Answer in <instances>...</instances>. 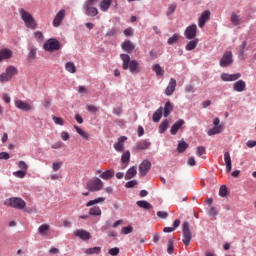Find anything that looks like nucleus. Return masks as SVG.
I'll list each match as a JSON object with an SVG mask.
<instances>
[{
  "label": "nucleus",
  "mask_w": 256,
  "mask_h": 256,
  "mask_svg": "<svg viewBox=\"0 0 256 256\" xmlns=\"http://www.w3.org/2000/svg\"><path fill=\"white\" fill-rule=\"evenodd\" d=\"M120 58L123 61L122 69H124V71H127V69H129L130 73H139V71H141L139 62H137V60H131V56L128 54H121Z\"/></svg>",
  "instance_id": "nucleus-1"
},
{
  "label": "nucleus",
  "mask_w": 256,
  "mask_h": 256,
  "mask_svg": "<svg viewBox=\"0 0 256 256\" xmlns=\"http://www.w3.org/2000/svg\"><path fill=\"white\" fill-rule=\"evenodd\" d=\"M19 13L21 15V19L24 21L28 29H37V22L35 21V18H33V15H31V13L27 12L23 8L19 10Z\"/></svg>",
  "instance_id": "nucleus-2"
},
{
  "label": "nucleus",
  "mask_w": 256,
  "mask_h": 256,
  "mask_svg": "<svg viewBox=\"0 0 256 256\" xmlns=\"http://www.w3.org/2000/svg\"><path fill=\"white\" fill-rule=\"evenodd\" d=\"M19 70L13 66L10 65L6 68V71L0 74V83H7L13 79L15 75H18Z\"/></svg>",
  "instance_id": "nucleus-3"
},
{
  "label": "nucleus",
  "mask_w": 256,
  "mask_h": 256,
  "mask_svg": "<svg viewBox=\"0 0 256 256\" xmlns=\"http://www.w3.org/2000/svg\"><path fill=\"white\" fill-rule=\"evenodd\" d=\"M86 189L91 191V193L101 191L103 189V181L99 178H93L87 182Z\"/></svg>",
  "instance_id": "nucleus-4"
},
{
  "label": "nucleus",
  "mask_w": 256,
  "mask_h": 256,
  "mask_svg": "<svg viewBox=\"0 0 256 256\" xmlns=\"http://www.w3.org/2000/svg\"><path fill=\"white\" fill-rule=\"evenodd\" d=\"M43 49L53 53V51H59L61 49V43L55 38H50L44 43Z\"/></svg>",
  "instance_id": "nucleus-5"
},
{
  "label": "nucleus",
  "mask_w": 256,
  "mask_h": 256,
  "mask_svg": "<svg viewBox=\"0 0 256 256\" xmlns=\"http://www.w3.org/2000/svg\"><path fill=\"white\" fill-rule=\"evenodd\" d=\"M4 205H9V207H13L14 209H23L26 207L27 203H25V200L15 197V198H10L8 199Z\"/></svg>",
  "instance_id": "nucleus-6"
},
{
  "label": "nucleus",
  "mask_w": 256,
  "mask_h": 256,
  "mask_svg": "<svg viewBox=\"0 0 256 256\" xmlns=\"http://www.w3.org/2000/svg\"><path fill=\"white\" fill-rule=\"evenodd\" d=\"M183 243L188 246L191 243L192 235L191 229L189 228V222H184L182 225Z\"/></svg>",
  "instance_id": "nucleus-7"
},
{
  "label": "nucleus",
  "mask_w": 256,
  "mask_h": 256,
  "mask_svg": "<svg viewBox=\"0 0 256 256\" xmlns=\"http://www.w3.org/2000/svg\"><path fill=\"white\" fill-rule=\"evenodd\" d=\"M219 65L220 67H229V65H233V52H224L222 58L220 59Z\"/></svg>",
  "instance_id": "nucleus-8"
},
{
  "label": "nucleus",
  "mask_w": 256,
  "mask_h": 256,
  "mask_svg": "<svg viewBox=\"0 0 256 256\" xmlns=\"http://www.w3.org/2000/svg\"><path fill=\"white\" fill-rule=\"evenodd\" d=\"M186 39H195L197 37V25L192 24L188 26L184 32Z\"/></svg>",
  "instance_id": "nucleus-9"
},
{
  "label": "nucleus",
  "mask_w": 256,
  "mask_h": 256,
  "mask_svg": "<svg viewBox=\"0 0 256 256\" xmlns=\"http://www.w3.org/2000/svg\"><path fill=\"white\" fill-rule=\"evenodd\" d=\"M127 141L126 136H121L118 141L114 143L113 147L117 153H123L125 151V142Z\"/></svg>",
  "instance_id": "nucleus-10"
},
{
  "label": "nucleus",
  "mask_w": 256,
  "mask_h": 256,
  "mask_svg": "<svg viewBox=\"0 0 256 256\" xmlns=\"http://www.w3.org/2000/svg\"><path fill=\"white\" fill-rule=\"evenodd\" d=\"M74 237L82 239V241H89L91 239V233L83 229H76L73 232Z\"/></svg>",
  "instance_id": "nucleus-11"
},
{
  "label": "nucleus",
  "mask_w": 256,
  "mask_h": 256,
  "mask_svg": "<svg viewBox=\"0 0 256 256\" xmlns=\"http://www.w3.org/2000/svg\"><path fill=\"white\" fill-rule=\"evenodd\" d=\"M151 169V162L149 160H144L140 165H139V173L141 177H145L147 173H149V170Z\"/></svg>",
  "instance_id": "nucleus-12"
},
{
  "label": "nucleus",
  "mask_w": 256,
  "mask_h": 256,
  "mask_svg": "<svg viewBox=\"0 0 256 256\" xmlns=\"http://www.w3.org/2000/svg\"><path fill=\"white\" fill-rule=\"evenodd\" d=\"M176 87H177V80H175L174 78H171L168 86L165 89V95H167V97H171V95L175 93Z\"/></svg>",
  "instance_id": "nucleus-13"
},
{
  "label": "nucleus",
  "mask_w": 256,
  "mask_h": 256,
  "mask_svg": "<svg viewBox=\"0 0 256 256\" xmlns=\"http://www.w3.org/2000/svg\"><path fill=\"white\" fill-rule=\"evenodd\" d=\"M210 17H211V12L209 10H206L201 14L198 20V26L200 27V29H203V27H205V23L209 21Z\"/></svg>",
  "instance_id": "nucleus-14"
},
{
  "label": "nucleus",
  "mask_w": 256,
  "mask_h": 256,
  "mask_svg": "<svg viewBox=\"0 0 256 256\" xmlns=\"http://www.w3.org/2000/svg\"><path fill=\"white\" fill-rule=\"evenodd\" d=\"M65 19V9H61L55 16L53 20V27H59L63 20Z\"/></svg>",
  "instance_id": "nucleus-15"
},
{
  "label": "nucleus",
  "mask_w": 256,
  "mask_h": 256,
  "mask_svg": "<svg viewBox=\"0 0 256 256\" xmlns=\"http://www.w3.org/2000/svg\"><path fill=\"white\" fill-rule=\"evenodd\" d=\"M15 107H17V109H20L21 111H31V109H33V107H31V104L24 102L23 100H16L14 102Z\"/></svg>",
  "instance_id": "nucleus-16"
},
{
  "label": "nucleus",
  "mask_w": 256,
  "mask_h": 256,
  "mask_svg": "<svg viewBox=\"0 0 256 256\" xmlns=\"http://www.w3.org/2000/svg\"><path fill=\"white\" fill-rule=\"evenodd\" d=\"M122 50L125 51L126 53H133L135 51V44L131 42L130 40H125L121 44Z\"/></svg>",
  "instance_id": "nucleus-17"
},
{
  "label": "nucleus",
  "mask_w": 256,
  "mask_h": 256,
  "mask_svg": "<svg viewBox=\"0 0 256 256\" xmlns=\"http://www.w3.org/2000/svg\"><path fill=\"white\" fill-rule=\"evenodd\" d=\"M151 147V142L149 140H141L135 146L136 151H145Z\"/></svg>",
  "instance_id": "nucleus-18"
},
{
  "label": "nucleus",
  "mask_w": 256,
  "mask_h": 256,
  "mask_svg": "<svg viewBox=\"0 0 256 256\" xmlns=\"http://www.w3.org/2000/svg\"><path fill=\"white\" fill-rule=\"evenodd\" d=\"M183 125H185V120L179 119L178 121H176L171 127V130H170L171 135H175L179 131V129L183 127Z\"/></svg>",
  "instance_id": "nucleus-19"
},
{
  "label": "nucleus",
  "mask_w": 256,
  "mask_h": 256,
  "mask_svg": "<svg viewBox=\"0 0 256 256\" xmlns=\"http://www.w3.org/2000/svg\"><path fill=\"white\" fill-rule=\"evenodd\" d=\"M246 87L247 84L243 80H238L236 83L233 84V89L234 91H237V93H243Z\"/></svg>",
  "instance_id": "nucleus-20"
},
{
  "label": "nucleus",
  "mask_w": 256,
  "mask_h": 256,
  "mask_svg": "<svg viewBox=\"0 0 256 256\" xmlns=\"http://www.w3.org/2000/svg\"><path fill=\"white\" fill-rule=\"evenodd\" d=\"M241 78V75L239 73L237 74H227L223 73L221 75L222 81H237V79Z\"/></svg>",
  "instance_id": "nucleus-21"
},
{
  "label": "nucleus",
  "mask_w": 256,
  "mask_h": 256,
  "mask_svg": "<svg viewBox=\"0 0 256 256\" xmlns=\"http://www.w3.org/2000/svg\"><path fill=\"white\" fill-rule=\"evenodd\" d=\"M11 57H13V51L6 48L0 50V63L1 61H5V59H11Z\"/></svg>",
  "instance_id": "nucleus-22"
},
{
  "label": "nucleus",
  "mask_w": 256,
  "mask_h": 256,
  "mask_svg": "<svg viewBox=\"0 0 256 256\" xmlns=\"http://www.w3.org/2000/svg\"><path fill=\"white\" fill-rule=\"evenodd\" d=\"M84 9H85L86 15H88V17H97V15H99V10H97L96 7L85 5Z\"/></svg>",
  "instance_id": "nucleus-23"
},
{
  "label": "nucleus",
  "mask_w": 256,
  "mask_h": 256,
  "mask_svg": "<svg viewBox=\"0 0 256 256\" xmlns=\"http://www.w3.org/2000/svg\"><path fill=\"white\" fill-rule=\"evenodd\" d=\"M129 161H131V152L129 150L123 152L121 156V163L124 165L123 169L129 165Z\"/></svg>",
  "instance_id": "nucleus-24"
},
{
  "label": "nucleus",
  "mask_w": 256,
  "mask_h": 256,
  "mask_svg": "<svg viewBox=\"0 0 256 256\" xmlns=\"http://www.w3.org/2000/svg\"><path fill=\"white\" fill-rule=\"evenodd\" d=\"M224 161L226 165V173H231L232 164H231V154L229 152L224 153Z\"/></svg>",
  "instance_id": "nucleus-25"
},
{
  "label": "nucleus",
  "mask_w": 256,
  "mask_h": 256,
  "mask_svg": "<svg viewBox=\"0 0 256 256\" xmlns=\"http://www.w3.org/2000/svg\"><path fill=\"white\" fill-rule=\"evenodd\" d=\"M112 3L113 0H102L100 2V10L103 11V13H106V11H109Z\"/></svg>",
  "instance_id": "nucleus-26"
},
{
  "label": "nucleus",
  "mask_w": 256,
  "mask_h": 256,
  "mask_svg": "<svg viewBox=\"0 0 256 256\" xmlns=\"http://www.w3.org/2000/svg\"><path fill=\"white\" fill-rule=\"evenodd\" d=\"M113 177H115L114 170H106L100 174V178L104 179L105 181H109V179H113Z\"/></svg>",
  "instance_id": "nucleus-27"
},
{
  "label": "nucleus",
  "mask_w": 256,
  "mask_h": 256,
  "mask_svg": "<svg viewBox=\"0 0 256 256\" xmlns=\"http://www.w3.org/2000/svg\"><path fill=\"white\" fill-rule=\"evenodd\" d=\"M135 175H137V167L132 166L130 169L127 170V172L125 174V180L129 181V179H133V177H135Z\"/></svg>",
  "instance_id": "nucleus-28"
},
{
  "label": "nucleus",
  "mask_w": 256,
  "mask_h": 256,
  "mask_svg": "<svg viewBox=\"0 0 256 256\" xmlns=\"http://www.w3.org/2000/svg\"><path fill=\"white\" fill-rule=\"evenodd\" d=\"M49 229H51V226L49 224L40 225L38 228L39 235L46 237V235L49 234Z\"/></svg>",
  "instance_id": "nucleus-29"
},
{
  "label": "nucleus",
  "mask_w": 256,
  "mask_h": 256,
  "mask_svg": "<svg viewBox=\"0 0 256 256\" xmlns=\"http://www.w3.org/2000/svg\"><path fill=\"white\" fill-rule=\"evenodd\" d=\"M163 117V107H160L156 112L153 114V122L159 123L161 121V118Z\"/></svg>",
  "instance_id": "nucleus-30"
},
{
  "label": "nucleus",
  "mask_w": 256,
  "mask_h": 256,
  "mask_svg": "<svg viewBox=\"0 0 256 256\" xmlns=\"http://www.w3.org/2000/svg\"><path fill=\"white\" fill-rule=\"evenodd\" d=\"M74 129L77 131V133L80 135L82 139H85L86 141H89V134L85 132L81 127L75 125Z\"/></svg>",
  "instance_id": "nucleus-31"
},
{
  "label": "nucleus",
  "mask_w": 256,
  "mask_h": 256,
  "mask_svg": "<svg viewBox=\"0 0 256 256\" xmlns=\"http://www.w3.org/2000/svg\"><path fill=\"white\" fill-rule=\"evenodd\" d=\"M89 215H92L93 217H99L101 216V208L99 206H93L89 209Z\"/></svg>",
  "instance_id": "nucleus-32"
},
{
  "label": "nucleus",
  "mask_w": 256,
  "mask_h": 256,
  "mask_svg": "<svg viewBox=\"0 0 256 256\" xmlns=\"http://www.w3.org/2000/svg\"><path fill=\"white\" fill-rule=\"evenodd\" d=\"M152 70L156 74V77H161L165 73V71H163V68H161V65L159 64H153Z\"/></svg>",
  "instance_id": "nucleus-33"
},
{
  "label": "nucleus",
  "mask_w": 256,
  "mask_h": 256,
  "mask_svg": "<svg viewBox=\"0 0 256 256\" xmlns=\"http://www.w3.org/2000/svg\"><path fill=\"white\" fill-rule=\"evenodd\" d=\"M86 255H99L101 253V247L96 246L85 250Z\"/></svg>",
  "instance_id": "nucleus-34"
},
{
  "label": "nucleus",
  "mask_w": 256,
  "mask_h": 256,
  "mask_svg": "<svg viewBox=\"0 0 256 256\" xmlns=\"http://www.w3.org/2000/svg\"><path fill=\"white\" fill-rule=\"evenodd\" d=\"M198 43H199V39H194L189 41L185 47L186 51H193V49L197 47Z\"/></svg>",
  "instance_id": "nucleus-35"
},
{
  "label": "nucleus",
  "mask_w": 256,
  "mask_h": 256,
  "mask_svg": "<svg viewBox=\"0 0 256 256\" xmlns=\"http://www.w3.org/2000/svg\"><path fill=\"white\" fill-rule=\"evenodd\" d=\"M223 131V126H214L212 129L208 130V135L211 137V135H219Z\"/></svg>",
  "instance_id": "nucleus-36"
},
{
  "label": "nucleus",
  "mask_w": 256,
  "mask_h": 256,
  "mask_svg": "<svg viewBox=\"0 0 256 256\" xmlns=\"http://www.w3.org/2000/svg\"><path fill=\"white\" fill-rule=\"evenodd\" d=\"M105 202V198L104 197H99V198H96L94 200H90L87 202L86 204V207H93V205H97L99 203H103Z\"/></svg>",
  "instance_id": "nucleus-37"
},
{
  "label": "nucleus",
  "mask_w": 256,
  "mask_h": 256,
  "mask_svg": "<svg viewBox=\"0 0 256 256\" xmlns=\"http://www.w3.org/2000/svg\"><path fill=\"white\" fill-rule=\"evenodd\" d=\"M136 205H138V207H141V209H146L149 210L151 209V203L145 201V200H139L136 202Z\"/></svg>",
  "instance_id": "nucleus-38"
},
{
  "label": "nucleus",
  "mask_w": 256,
  "mask_h": 256,
  "mask_svg": "<svg viewBox=\"0 0 256 256\" xmlns=\"http://www.w3.org/2000/svg\"><path fill=\"white\" fill-rule=\"evenodd\" d=\"M171 111H173V104H171V102L168 101L164 106V117L171 115Z\"/></svg>",
  "instance_id": "nucleus-39"
},
{
  "label": "nucleus",
  "mask_w": 256,
  "mask_h": 256,
  "mask_svg": "<svg viewBox=\"0 0 256 256\" xmlns=\"http://www.w3.org/2000/svg\"><path fill=\"white\" fill-rule=\"evenodd\" d=\"M230 21H231L232 25H235V27H237V25H239V23H241V17L235 13H232Z\"/></svg>",
  "instance_id": "nucleus-40"
},
{
  "label": "nucleus",
  "mask_w": 256,
  "mask_h": 256,
  "mask_svg": "<svg viewBox=\"0 0 256 256\" xmlns=\"http://www.w3.org/2000/svg\"><path fill=\"white\" fill-rule=\"evenodd\" d=\"M66 71L68 73H77V68L75 67V64L73 62H67L65 65Z\"/></svg>",
  "instance_id": "nucleus-41"
},
{
  "label": "nucleus",
  "mask_w": 256,
  "mask_h": 256,
  "mask_svg": "<svg viewBox=\"0 0 256 256\" xmlns=\"http://www.w3.org/2000/svg\"><path fill=\"white\" fill-rule=\"evenodd\" d=\"M188 147H189V144H187V142H185V141H180V142L178 143V147H177L178 153H183L184 151L187 150Z\"/></svg>",
  "instance_id": "nucleus-42"
},
{
  "label": "nucleus",
  "mask_w": 256,
  "mask_h": 256,
  "mask_svg": "<svg viewBox=\"0 0 256 256\" xmlns=\"http://www.w3.org/2000/svg\"><path fill=\"white\" fill-rule=\"evenodd\" d=\"M167 127H169V121L168 120L162 121L159 126V133H165V131H167Z\"/></svg>",
  "instance_id": "nucleus-43"
},
{
  "label": "nucleus",
  "mask_w": 256,
  "mask_h": 256,
  "mask_svg": "<svg viewBox=\"0 0 256 256\" xmlns=\"http://www.w3.org/2000/svg\"><path fill=\"white\" fill-rule=\"evenodd\" d=\"M34 37L38 43H42V41L45 39V36L43 35V32L41 31H36L34 32Z\"/></svg>",
  "instance_id": "nucleus-44"
},
{
  "label": "nucleus",
  "mask_w": 256,
  "mask_h": 256,
  "mask_svg": "<svg viewBox=\"0 0 256 256\" xmlns=\"http://www.w3.org/2000/svg\"><path fill=\"white\" fill-rule=\"evenodd\" d=\"M245 47H247V41L242 42V44L240 45L238 57L243 58V56L245 55Z\"/></svg>",
  "instance_id": "nucleus-45"
},
{
  "label": "nucleus",
  "mask_w": 256,
  "mask_h": 256,
  "mask_svg": "<svg viewBox=\"0 0 256 256\" xmlns=\"http://www.w3.org/2000/svg\"><path fill=\"white\" fill-rule=\"evenodd\" d=\"M29 54H28V59H35V57H37V49L35 47H30L29 48Z\"/></svg>",
  "instance_id": "nucleus-46"
},
{
  "label": "nucleus",
  "mask_w": 256,
  "mask_h": 256,
  "mask_svg": "<svg viewBox=\"0 0 256 256\" xmlns=\"http://www.w3.org/2000/svg\"><path fill=\"white\" fill-rule=\"evenodd\" d=\"M52 119L56 125H60L61 127H63V125H65V121L63 120V118L53 115Z\"/></svg>",
  "instance_id": "nucleus-47"
},
{
  "label": "nucleus",
  "mask_w": 256,
  "mask_h": 256,
  "mask_svg": "<svg viewBox=\"0 0 256 256\" xmlns=\"http://www.w3.org/2000/svg\"><path fill=\"white\" fill-rule=\"evenodd\" d=\"M13 175L14 177H18V179H23L27 175V172L25 170H18L13 172Z\"/></svg>",
  "instance_id": "nucleus-48"
},
{
  "label": "nucleus",
  "mask_w": 256,
  "mask_h": 256,
  "mask_svg": "<svg viewBox=\"0 0 256 256\" xmlns=\"http://www.w3.org/2000/svg\"><path fill=\"white\" fill-rule=\"evenodd\" d=\"M121 233L122 235H129L130 233H133V226L123 227Z\"/></svg>",
  "instance_id": "nucleus-49"
},
{
  "label": "nucleus",
  "mask_w": 256,
  "mask_h": 256,
  "mask_svg": "<svg viewBox=\"0 0 256 256\" xmlns=\"http://www.w3.org/2000/svg\"><path fill=\"white\" fill-rule=\"evenodd\" d=\"M173 251H175V248L173 246V240L169 239L168 240L167 253H169V255H173Z\"/></svg>",
  "instance_id": "nucleus-50"
},
{
  "label": "nucleus",
  "mask_w": 256,
  "mask_h": 256,
  "mask_svg": "<svg viewBox=\"0 0 256 256\" xmlns=\"http://www.w3.org/2000/svg\"><path fill=\"white\" fill-rule=\"evenodd\" d=\"M136 185H138L137 180H130L125 184V188L126 189H133V187H135Z\"/></svg>",
  "instance_id": "nucleus-51"
},
{
  "label": "nucleus",
  "mask_w": 256,
  "mask_h": 256,
  "mask_svg": "<svg viewBox=\"0 0 256 256\" xmlns=\"http://www.w3.org/2000/svg\"><path fill=\"white\" fill-rule=\"evenodd\" d=\"M177 41H179V34H174L168 39V45H173V43H177Z\"/></svg>",
  "instance_id": "nucleus-52"
},
{
  "label": "nucleus",
  "mask_w": 256,
  "mask_h": 256,
  "mask_svg": "<svg viewBox=\"0 0 256 256\" xmlns=\"http://www.w3.org/2000/svg\"><path fill=\"white\" fill-rule=\"evenodd\" d=\"M18 167L19 169H21V171H26V172L29 169V166L27 165V163H25V161L18 162Z\"/></svg>",
  "instance_id": "nucleus-53"
},
{
  "label": "nucleus",
  "mask_w": 256,
  "mask_h": 256,
  "mask_svg": "<svg viewBox=\"0 0 256 256\" xmlns=\"http://www.w3.org/2000/svg\"><path fill=\"white\" fill-rule=\"evenodd\" d=\"M220 197H226L227 196V186L222 185L219 190Z\"/></svg>",
  "instance_id": "nucleus-54"
},
{
  "label": "nucleus",
  "mask_w": 256,
  "mask_h": 256,
  "mask_svg": "<svg viewBox=\"0 0 256 256\" xmlns=\"http://www.w3.org/2000/svg\"><path fill=\"white\" fill-rule=\"evenodd\" d=\"M61 167H63V162H54L52 164L53 171H59V169H61Z\"/></svg>",
  "instance_id": "nucleus-55"
},
{
  "label": "nucleus",
  "mask_w": 256,
  "mask_h": 256,
  "mask_svg": "<svg viewBox=\"0 0 256 256\" xmlns=\"http://www.w3.org/2000/svg\"><path fill=\"white\" fill-rule=\"evenodd\" d=\"M177 9V4H171L168 8L167 15H173Z\"/></svg>",
  "instance_id": "nucleus-56"
},
{
  "label": "nucleus",
  "mask_w": 256,
  "mask_h": 256,
  "mask_svg": "<svg viewBox=\"0 0 256 256\" xmlns=\"http://www.w3.org/2000/svg\"><path fill=\"white\" fill-rule=\"evenodd\" d=\"M119 248L118 247H114V248H111L108 253L109 255H112V256H117L119 255Z\"/></svg>",
  "instance_id": "nucleus-57"
},
{
  "label": "nucleus",
  "mask_w": 256,
  "mask_h": 256,
  "mask_svg": "<svg viewBox=\"0 0 256 256\" xmlns=\"http://www.w3.org/2000/svg\"><path fill=\"white\" fill-rule=\"evenodd\" d=\"M117 33V28H112L106 33V37H114V35H117Z\"/></svg>",
  "instance_id": "nucleus-58"
},
{
  "label": "nucleus",
  "mask_w": 256,
  "mask_h": 256,
  "mask_svg": "<svg viewBox=\"0 0 256 256\" xmlns=\"http://www.w3.org/2000/svg\"><path fill=\"white\" fill-rule=\"evenodd\" d=\"M157 217H159L160 219H167V217H169V214L167 212L158 211Z\"/></svg>",
  "instance_id": "nucleus-59"
},
{
  "label": "nucleus",
  "mask_w": 256,
  "mask_h": 256,
  "mask_svg": "<svg viewBox=\"0 0 256 256\" xmlns=\"http://www.w3.org/2000/svg\"><path fill=\"white\" fill-rule=\"evenodd\" d=\"M196 154L198 155V157H201V155H205V147L199 146V147L197 148Z\"/></svg>",
  "instance_id": "nucleus-60"
},
{
  "label": "nucleus",
  "mask_w": 256,
  "mask_h": 256,
  "mask_svg": "<svg viewBox=\"0 0 256 256\" xmlns=\"http://www.w3.org/2000/svg\"><path fill=\"white\" fill-rule=\"evenodd\" d=\"M186 93H195V87L193 85L189 84L185 87Z\"/></svg>",
  "instance_id": "nucleus-61"
},
{
  "label": "nucleus",
  "mask_w": 256,
  "mask_h": 256,
  "mask_svg": "<svg viewBox=\"0 0 256 256\" xmlns=\"http://www.w3.org/2000/svg\"><path fill=\"white\" fill-rule=\"evenodd\" d=\"M86 109L87 111H90V113H97V111H99V109H97L96 106L93 105H88Z\"/></svg>",
  "instance_id": "nucleus-62"
},
{
  "label": "nucleus",
  "mask_w": 256,
  "mask_h": 256,
  "mask_svg": "<svg viewBox=\"0 0 256 256\" xmlns=\"http://www.w3.org/2000/svg\"><path fill=\"white\" fill-rule=\"evenodd\" d=\"M97 3H99V0H87L85 5L93 7V5H97Z\"/></svg>",
  "instance_id": "nucleus-63"
},
{
  "label": "nucleus",
  "mask_w": 256,
  "mask_h": 256,
  "mask_svg": "<svg viewBox=\"0 0 256 256\" xmlns=\"http://www.w3.org/2000/svg\"><path fill=\"white\" fill-rule=\"evenodd\" d=\"M9 153H7V152H1L0 153V160H5V161H7V159H9Z\"/></svg>",
  "instance_id": "nucleus-64"
}]
</instances>
